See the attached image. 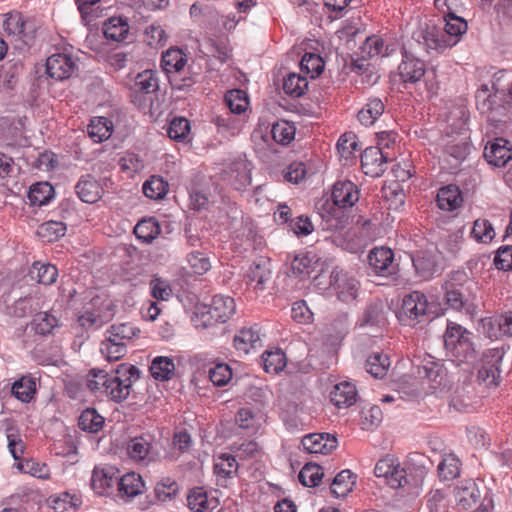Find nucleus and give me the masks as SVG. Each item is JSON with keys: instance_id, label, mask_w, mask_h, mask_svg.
Listing matches in <instances>:
<instances>
[{"instance_id": "obj_16", "label": "nucleus", "mask_w": 512, "mask_h": 512, "mask_svg": "<svg viewBox=\"0 0 512 512\" xmlns=\"http://www.w3.org/2000/svg\"><path fill=\"white\" fill-rule=\"evenodd\" d=\"M251 163L243 157L233 161L226 171V179L237 189H243L251 183Z\"/></svg>"}, {"instance_id": "obj_30", "label": "nucleus", "mask_w": 512, "mask_h": 512, "mask_svg": "<svg viewBox=\"0 0 512 512\" xmlns=\"http://www.w3.org/2000/svg\"><path fill=\"white\" fill-rule=\"evenodd\" d=\"M317 263L316 256L310 254H297L289 264V274L296 278L305 279L310 277Z\"/></svg>"}, {"instance_id": "obj_44", "label": "nucleus", "mask_w": 512, "mask_h": 512, "mask_svg": "<svg viewBox=\"0 0 512 512\" xmlns=\"http://www.w3.org/2000/svg\"><path fill=\"white\" fill-rule=\"evenodd\" d=\"M134 234L143 243H151L160 234V226L154 218L143 219L135 226Z\"/></svg>"}, {"instance_id": "obj_4", "label": "nucleus", "mask_w": 512, "mask_h": 512, "mask_svg": "<svg viewBox=\"0 0 512 512\" xmlns=\"http://www.w3.org/2000/svg\"><path fill=\"white\" fill-rule=\"evenodd\" d=\"M401 80L406 84H415L424 79L427 91L433 93L438 88L434 70H427L425 62L408 52L403 53V58L398 66Z\"/></svg>"}, {"instance_id": "obj_55", "label": "nucleus", "mask_w": 512, "mask_h": 512, "mask_svg": "<svg viewBox=\"0 0 512 512\" xmlns=\"http://www.w3.org/2000/svg\"><path fill=\"white\" fill-rule=\"evenodd\" d=\"M272 138L281 145L289 144L295 137V127L288 121H278L271 129Z\"/></svg>"}, {"instance_id": "obj_28", "label": "nucleus", "mask_w": 512, "mask_h": 512, "mask_svg": "<svg viewBox=\"0 0 512 512\" xmlns=\"http://www.w3.org/2000/svg\"><path fill=\"white\" fill-rule=\"evenodd\" d=\"M369 264L377 274L391 273L394 253L387 247L374 248L369 256Z\"/></svg>"}, {"instance_id": "obj_1", "label": "nucleus", "mask_w": 512, "mask_h": 512, "mask_svg": "<svg viewBox=\"0 0 512 512\" xmlns=\"http://www.w3.org/2000/svg\"><path fill=\"white\" fill-rule=\"evenodd\" d=\"M331 198L332 203L323 204L319 214L327 223V229H341L348 221L344 209L352 207L359 200V191L350 180H340L333 185Z\"/></svg>"}, {"instance_id": "obj_64", "label": "nucleus", "mask_w": 512, "mask_h": 512, "mask_svg": "<svg viewBox=\"0 0 512 512\" xmlns=\"http://www.w3.org/2000/svg\"><path fill=\"white\" fill-rule=\"evenodd\" d=\"M260 419V415L248 407L240 408L235 417L237 425L242 429H257Z\"/></svg>"}, {"instance_id": "obj_5", "label": "nucleus", "mask_w": 512, "mask_h": 512, "mask_svg": "<svg viewBox=\"0 0 512 512\" xmlns=\"http://www.w3.org/2000/svg\"><path fill=\"white\" fill-rule=\"evenodd\" d=\"M8 449L15 460L14 467L21 473L29 474L39 479L49 478V469L44 463L34 459H21L25 446L16 431L7 433Z\"/></svg>"}, {"instance_id": "obj_45", "label": "nucleus", "mask_w": 512, "mask_h": 512, "mask_svg": "<svg viewBox=\"0 0 512 512\" xmlns=\"http://www.w3.org/2000/svg\"><path fill=\"white\" fill-rule=\"evenodd\" d=\"M30 325L36 334L45 336L52 333L58 327L59 322L54 315L48 312H40L34 316Z\"/></svg>"}, {"instance_id": "obj_57", "label": "nucleus", "mask_w": 512, "mask_h": 512, "mask_svg": "<svg viewBox=\"0 0 512 512\" xmlns=\"http://www.w3.org/2000/svg\"><path fill=\"white\" fill-rule=\"evenodd\" d=\"M323 477L322 468L315 463H307L299 472V481L307 487L317 486Z\"/></svg>"}, {"instance_id": "obj_9", "label": "nucleus", "mask_w": 512, "mask_h": 512, "mask_svg": "<svg viewBox=\"0 0 512 512\" xmlns=\"http://www.w3.org/2000/svg\"><path fill=\"white\" fill-rule=\"evenodd\" d=\"M112 317L111 303L100 297H95L89 307L78 318L81 326L85 328H99Z\"/></svg>"}, {"instance_id": "obj_27", "label": "nucleus", "mask_w": 512, "mask_h": 512, "mask_svg": "<svg viewBox=\"0 0 512 512\" xmlns=\"http://www.w3.org/2000/svg\"><path fill=\"white\" fill-rule=\"evenodd\" d=\"M480 498V491L473 480H466L461 482L455 488V499L457 505L463 509L473 507Z\"/></svg>"}, {"instance_id": "obj_36", "label": "nucleus", "mask_w": 512, "mask_h": 512, "mask_svg": "<svg viewBox=\"0 0 512 512\" xmlns=\"http://www.w3.org/2000/svg\"><path fill=\"white\" fill-rule=\"evenodd\" d=\"M418 374L429 381L430 387L433 390L438 389L445 379V371L442 365L432 360L426 361V363L419 367Z\"/></svg>"}, {"instance_id": "obj_29", "label": "nucleus", "mask_w": 512, "mask_h": 512, "mask_svg": "<svg viewBox=\"0 0 512 512\" xmlns=\"http://www.w3.org/2000/svg\"><path fill=\"white\" fill-rule=\"evenodd\" d=\"M439 209L443 211H454L463 202L462 194L455 185L444 186L439 189L436 197Z\"/></svg>"}, {"instance_id": "obj_35", "label": "nucleus", "mask_w": 512, "mask_h": 512, "mask_svg": "<svg viewBox=\"0 0 512 512\" xmlns=\"http://www.w3.org/2000/svg\"><path fill=\"white\" fill-rule=\"evenodd\" d=\"M384 108V103L380 98H370L358 112V120L364 126H371L383 114Z\"/></svg>"}, {"instance_id": "obj_51", "label": "nucleus", "mask_w": 512, "mask_h": 512, "mask_svg": "<svg viewBox=\"0 0 512 512\" xmlns=\"http://www.w3.org/2000/svg\"><path fill=\"white\" fill-rule=\"evenodd\" d=\"M324 66L322 57L316 53H305L300 62L301 71L312 79L318 77L323 72Z\"/></svg>"}, {"instance_id": "obj_39", "label": "nucleus", "mask_w": 512, "mask_h": 512, "mask_svg": "<svg viewBox=\"0 0 512 512\" xmlns=\"http://www.w3.org/2000/svg\"><path fill=\"white\" fill-rule=\"evenodd\" d=\"M140 330L132 323L113 324L106 331V335L114 341L122 342L125 346L138 336Z\"/></svg>"}, {"instance_id": "obj_54", "label": "nucleus", "mask_w": 512, "mask_h": 512, "mask_svg": "<svg viewBox=\"0 0 512 512\" xmlns=\"http://www.w3.org/2000/svg\"><path fill=\"white\" fill-rule=\"evenodd\" d=\"M100 351L107 361H117L126 355L127 346L106 335L105 340L101 343Z\"/></svg>"}, {"instance_id": "obj_58", "label": "nucleus", "mask_w": 512, "mask_h": 512, "mask_svg": "<svg viewBox=\"0 0 512 512\" xmlns=\"http://www.w3.org/2000/svg\"><path fill=\"white\" fill-rule=\"evenodd\" d=\"M66 225L58 221H47L39 226L37 234L48 242H53L64 236Z\"/></svg>"}, {"instance_id": "obj_21", "label": "nucleus", "mask_w": 512, "mask_h": 512, "mask_svg": "<svg viewBox=\"0 0 512 512\" xmlns=\"http://www.w3.org/2000/svg\"><path fill=\"white\" fill-rule=\"evenodd\" d=\"M75 191L81 201L89 204L101 199L104 189L91 175L82 176L75 186Z\"/></svg>"}, {"instance_id": "obj_7", "label": "nucleus", "mask_w": 512, "mask_h": 512, "mask_svg": "<svg viewBox=\"0 0 512 512\" xmlns=\"http://www.w3.org/2000/svg\"><path fill=\"white\" fill-rule=\"evenodd\" d=\"M427 310L426 296L419 291H413L403 298L397 318L403 325L414 326L424 320Z\"/></svg>"}, {"instance_id": "obj_46", "label": "nucleus", "mask_w": 512, "mask_h": 512, "mask_svg": "<svg viewBox=\"0 0 512 512\" xmlns=\"http://www.w3.org/2000/svg\"><path fill=\"white\" fill-rule=\"evenodd\" d=\"M389 357L381 352L371 354L366 360V370L375 378H382L390 367Z\"/></svg>"}, {"instance_id": "obj_15", "label": "nucleus", "mask_w": 512, "mask_h": 512, "mask_svg": "<svg viewBox=\"0 0 512 512\" xmlns=\"http://www.w3.org/2000/svg\"><path fill=\"white\" fill-rule=\"evenodd\" d=\"M303 450L310 454H328L337 447V438L328 433H313L301 440Z\"/></svg>"}, {"instance_id": "obj_52", "label": "nucleus", "mask_w": 512, "mask_h": 512, "mask_svg": "<svg viewBox=\"0 0 512 512\" xmlns=\"http://www.w3.org/2000/svg\"><path fill=\"white\" fill-rule=\"evenodd\" d=\"M308 88V80L306 77L297 73H290L284 79L283 90L292 97L302 96Z\"/></svg>"}, {"instance_id": "obj_37", "label": "nucleus", "mask_w": 512, "mask_h": 512, "mask_svg": "<svg viewBox=\"0 0 512 512\" xmlns=\"http://www.w3.org/2000/svg\"><path fill=\"white\" fill-rule=\"evenodd\" d=\"M416 273L422 279H429L437 272L435 258L427 252H417L412 258Z\"/></svg>"}, {"instance_id": "obj_22", "label": "nucleus", "mask_w": 512, "mask_h": 512, "mask_svg": "<svg viewBox=\"0 0 512 512\" xmlns=\"http://www.w3.org/2000/svg\"><path fill=\"white\" fill-rule=\"evenodd\" d=\"M187 505L194 512H211L219 506V501L203 488L196 487L188 494Z\"/></svg>"}, {"instance_id": "obj_42", "label": "nucleus", "mask_w": 512, "mask_h": 512, "mask_svg": "<svg viewBox=\"0 0 512 512\" xmlns=\"http://www.w3.org/2000/svg\"><path fill=\"white\" fill-rule=\"evenodd\" d=\"M53 196L54 189L48 182L36 183L30 187L28 192V199L35 206L46 205Z\"/></svg>"}, {"instance_id": "obj_31", "label": "nucleus", "mask_w": 512, "mask_h": 512, "mask_svg": "<svg viewBox=\"0 0 512 512\" xmlns=\"http://www.w3.org/2000/svg\"><path fill=\"white\" fill-rule=\"evenodd\" d=\"M271 275L270 263L266 260L253 263L247 272L249 283L253 284L257 290L265 288V284L271 279Z\"/></svg>"}, {"instance_id": "obj_48", "label": "nucleus", "mask_w": 512, "mask_h": 512, "mask_svg": "<svg viewBox=\"0 0 512 512\" xmlns=\"http://www.w3.org/2000/svg\"><path fill=\"white\" fill-rule=\"evenodd\" d=\"M175 370L173 361L164 356L156 357L150 366V372L153 378L160 381L168 380L172 377Z\"/></svg>"}, {"instance_id": "obj_3", "label": "nucleus", "mask_w": 512, "mask_h": 512, "mask_svg": "<svg viewBox=\"0 0 512 512\" xmlns=\"http://www.w3.org/2000/svg\"><path fill=\"white\" fill-rule=\"evenodd\" d=\"M444 347L446 356L458 365L474 359L475 350L470 333L460 325L454 323L447 325Z\"/></svg>"}, {"instance_id": "obj_8", "label": "nucleus", "mask_w": 512, "mask_h": 512, "mask_svg": "<svg viewBox=\"0 0 512 512\" xmlns=\"http://www.w3.org/2000/svg\"><path fill=\"white\" fill-rule=\"evenodd\" d=\"M330 288L340 301L351 303L357 298L359 282L348 272L335 268L330 275Z\"/></svg>"}, {"instance_id": "obj_60", "label": "nucleus", "mask_w": 512, "mask_h": 512, "mask_svg": "<svg viewBox=\"0 0 512 512\" xmlns=\"http://www.w3.org/2000/svg\"><path fill=\"white\" fill-rule=\"evenodd\" d=\"M50 506L56 512H74L79 499L67 492L60 493L50 497Z\"/></svg>"}, {"instance_id": "obj_49", "label": "nucleus", "mask_w": 512, "mask_h": 512, "mask_svg": "<svg viewBox=\"0 0 512 512\" xmlns=\"http://www.w3.org/2000/svg\"><path fill=\"white\" fill-rule=\"evenodd\" d=\"M470 234L476 242L483 244L490 243L496 235L490 221L482 218L474 221Z\"/></svg>"}, {"instance_id": "obj_63", "label": "nucleus", "mask_w": 512, "mask_h": 512, "mask_svg": "<svg viewBox=\"0 0 512 512\" xmlns=\"http://www.w3.org/2000/svg\"><path fill=\"white\" fill-rule=\"evenodd\" d=\"M149 287L152 297L156 300L168 301L173 295L170 283L160 277H153L150 280Z\"/></svg>"}, {"instance_id": "obj_24", "label": "nucleus", "mask_w": 512, "mask_h": 512, "mask_svg": "<svg viewBox=\"0 0 512 512\" xmlns=\"http://www.w3.org/2000/svg\"><path fill=\"white\" fill-rule=\"evenodd\" d=\"M118 491L121 497L134 498L144 492L145 483L141 475L128 472L122 477L118 476Z\"/></svg>"}, {"instance_id": "obj_12", "label": "nucleus", "mask_w": 512, "mask_h": 512, "mask_svg": "<svg viewBox=\"0 0 512 512\" xmlns=\"http://www.w3.org/2000/svg\"><path fill=\"white\" fill-rule=\"evenodd\" d=\"M503 358V352L498 349L487 351L482 358V365L478 371V379L487 386L498 385L500 377L499 365Z\"/></svg>"}, {"instance_id": "obj_53", "label": "nucleus", "mask_w": 512, "mask_h": 512, "mask_svg": "<svg viewBox=\"0 0 512 512\" xmlns=\"http://www.w3.org/2000/svg\"><path fill=\"white\" fill-rule=\"evenodd\" d=\"M78 425L83 431L96 433L102 429L104 418L95 409H86L80 415Z\"/></svg>"}, {"instance_id": "obj_13", "label": "nucleus", "mask_w": 512, "mask_h": 512, "mask_svg": "<svg viewBox=\"0 0 512 512\" xmlns=\"http://www.w3.org/2000/svg\"><path fill=\"white\" fill-rule=\"evenodd\" d=\"M2 28L4 32L16 40H20L27 44L32 38L34 27L24 20L23 16L19 13L7 14Z\"/></svg>"}, {"instance_id": "obj_47", "label": "nucleus", "mask_w": 512, "mask_h": 512, "mask_svg": "<svg viewBox=\"0 0 512 512\" xmlns=\"http://www.w3.org/2000/svg\"><path fill=\"white\" fill-rule=\"evenodd\" d=\"M261 359L263 369L267 373L277 374L286 366L285 354L280 349L265 351Z\"/></svg>"}, {"instance_id": "obj_18", "label": "nucleus", "mask_w": 512, "mask_h": 512, "mask_svg": "<svg viewBox=\"0 0 512 512\" xmlns=\"http://www.w3.org/2000/svg\"><path fill=\"white\" fill-rule=\"evenodd\" d=\"M236 305L233 298L224 295L213 297L210 307L207 310L209 316L207 321L225 323L234 313Z\"/></svg>"}, {"instance_id": "obj_43", "label": "nucleus", "mask_w": 512, "mask_h": 512, "mask_svg": "<svg viewBox=\"0 0 512 512\" xmlns=\"http://www.w3.org/2000/svg\"><path fill=\"white\" fill-rule=\"evenodd\" d=\"M32 279H36L39 284H53L58 277V270L52 264L35 262L30 270Z\"/></svg>"}, {"instance_id": "obj_25", "label": "nucleus", "mask_w": 512, "mask_h": 512, "mask_svg": "<svg viewBox=\"0 0 512 512\" xmlns=\"http://www.w3.org/2000/svg\"><path fill=\"white\" fill-rule=\"evenodd\" d=\"M357 390L353 383L343 381L336 384L330 393L331 402L338 408H346L356 402Z\"/></svg>"}, {"instance_id": "obj_59", "label": "nucleus", "mask_w": 512, "mask_h": 512, "mask_svg": "<svg viewBox=\"0 0 512 512\" xmlns=\"http://www.w3.org/2000/svg\"><path fill=\"white\" fill-rule=\"evenodd\" d=\"M438 473L443 480H452L460 474V461L459 459L450 454L445 456L438 465Z\"/></svg>"}, {"instance_id": "obj_34", "label": "nucleus", "mask_w": 512, "mask_h": 512, "mask_svg": "<svg viewBox=\"0 0 512 512\" xmlns=\"http://www.w3.org/2000/svg\"><path fill=\"white\" fill-rule=\"evenodd\" d=\"M355 483L356 476L350 470H343L333 479L331 493L336 498H343L353 490Z\"/></svg>"}, {"instance_id": "obj_56", "label": "nucleus", "mask_w": 512, "mask_h": 512, "mask_svg": "<svg viewBox=\"0 0 512 512\" xmlns=\"http://www.w3.org/2000/svg\"><path fill=\"white\" fill-rule=\"evenodd\" d=\"M225 102L230 111L234 114H241L248 108L249 101L245 91L240 89H233L225 95Z\"/></svg>"}, {"instance_id": "obj_38", "label": "nucleus", "mask_w": 512, "mask_h": 512, "mask_svg": "<svg viewBox=\"0 0 512 512\" xmlns=\"http://www.w3.org/2000/svg\"><path fill=\"white\" fill-rule=\"evenodd\" d=\"M12 394L21 402H30L36 393V380L31 376H23L12 385Z\"/></svg>"}, {"instance_id": "obj_11", "label": "nucleus", "mask_w": 512, "mask_h": 512, "mask_svg": "<svg viewBox=\"0 0 512 512\" xmlns=\"http://www.w3.org/2000/svg\"><path fill=\"white\" fill-rule=\"evenodd\" d=\"M76 69V61L67 53H56L46 60L47 75L57 81H63L72 76Z\"/></svg>"}, {"instance_id": "obj_62", "label": "nucleus", "mask_w": 512, "mask_h": 512, "mask_svg": "<svg viewBox=\"0 0 512 512\" xmlns=\"http://www.w3.org/2000/svg\"><path fill=\"white\" fill-rule=\"evenodd\" d=\"M231 367L226 363H217L209 369V378L215 386H225L232 379Z\"/></svg>"}, {"instance_id": "obj_40", "label": "nucleus", "mask_w": 512, "mask_h": 512, "mask_svg": "<svg viewBox=\"0 0 512 512\" xmlns=\"http://www.w3.org/2000/svg\"><path fill=\"white\" fill-rule=\"evenodd\" d=\"M113 125L105 117H95L87 127V133L95 142H102L112 134Z\"/></svg>"}, {"instance_id": "obj_2", "label": "nucleus", "mask_w": 512, "mask_h": 512, "mask_svg": "<svg viewBox=\"0 0 512 512\" xmlns=\"http://www.w3.org/2000/svg\"><path fill=\"white\" fill-rule=\"evenodd\" d=\"M374 473L378 478H385L391 488H407L412 493H418L425 476L423 469H420L417 475H412L401 466L397 458L391 455H387L376 463Z\"/></svg>"}, {"instance_id": "obj_6", "label": "nucleus", "mask_w": 512, "mask_h": 512, "mask_svg": "<svg viewBox=\"0 0 512 512\" xmlns=\"http://www.w3.org/2000/svg\"><path fill=\"white\" fill-rule=\"evenodd\" d=\"M136 372L137 369L132 365H121L113 373H108V376H101L104 394L118 402L125 400L130 394L132 377Z\"/></svg>"}, {"instance_id": "obj_10", "label": "nucleus", "mask_w": 512, "mask_h": 512, "mask_svg": "<svg viewBox=\"0 0 512 512\" xmlns=\"http://www.w3.org/2000/svg\"><path fill=\"white\" fill-rule=\"evenodd\" d=\"M416 40L428 53H441L457 43L456 39L448 38L444 32L434 26L421 29L416 34Z\"/></svg>"}, {"instance_id": "obj_50", "label": "nucleus", "mask_w": 512, "mask_h": 512, "mask_svg": "<svg viewBox=\"0 0 512 512\" xmlns=\"http://www.w3.org/2000/svg\"><path fill=\"white\" fill-rule=\"evenodd\" d=\"M142 190L146 197L159 200L166 196L168 184L159 176H151L144 182Z\"/></svg>"}, {"instance_id": "obj_32", "label": "nucleus", "mask_w": 512, "mask_h": 512, "mask_svg": "<svg viewBox=\"0 0 512 512\" xmlns=\"http://www.w3.org/2000/svg\"><path fill=\"white\" fill-rule=\"evenodd\" d=\"M103 33L107 39L123 41L129 33V24L123 17H110L103 24Z\"/></svg>"}, {"instance_id": "obj_14", "label": "nucleus", "mask_w": 512, "mask_h": 512, "mask_svg": "<svg viewBox=\"0 0 512 512\" xmlns=\"http://www.w3.org/2000/svg\"><path fill=\"white\" fill-rule=\"evenodd\" d=\"M388 156L380 147H368L361 155L363 172L371 177H379L386 169Z\"/></svg>"}, {"instance_id": "obj_26", "label": "nucleus", "mask_w": 512, "mask_h": 512, "mask_svg": "<svg viewBox=\"0 0 512 512\" xmlns=\"http://www.w3.org/2000/svg\"><path fill=\"white\" fill-rule=\"evenodd\" d=\"M238 471V463L231 454H221L215 458L214 474L219 485H226L228 479L233 477Z\"/></svg>"}, {"instance_id": "obj_17", "label": "nucleus", "mask_w": 512, "mask_h": 512, "mask_svg": "<svg viewBox=\"0 0 512 512\" xmlns=\"http://www.w3.org/2000/svg\"><path fill=\"white\" fill-rule=\"evenodd\" d=\"M154 439L150 434L132 438L127 445L129 457L136 462L150 461L153 458Z\"/></svg>"}, {"instance_id": "obj_19", "label": "nucleus", "mask_w": 512, "mask_h": 512, "mask_svg": "<svg viewBox=\"0 0 512 512\" xmlns=\"http://www.w3.org/2000/svg\"><path fill=\"white\" fill-rule=\"evenodd\" d=\"M118 482V470L113 466L95 468L91 477V486L93 490L104 495L109 492Z\"/></svg>"}, {"instance_id": "obj_61", "label": "nucleus", "mask_w": 512, "mask_h": 512, "mask_svg": "<svg viewBox=\"0 0 512 512\" xmlns=\"http://www.w3.org/2000/svg\"><path fill=\"white\" fill-rule=\"evenodd\" d=\"M384 321L383 305L381 303H374L365 309L362 317L359 319V325L362 327L376 326L384 323Z\"/></svg>"}, {"instance_id": "obj_33", "label": "nucleus", "mask_w": 512, "mask_h": 512, "mask_svg": "<svg viewBox=\"0 0 512 512\" xmlns=\"http://www.w3.org/2000/svg\"><path fill=\"white\" fill-rule=\"evenodd\" d=\"M186 63L187 55L181 49L171 48L163 53L161 67L169 75L180 72Z\"/></svg>"}, {"instance_id": "obj_23", "label": "nucleus", "mask_w": 512, "mask_h": 512, "mask_svg": "<svg viewBox=\"0 0 512 512\" xmlns=\"http://www.w3.org/2000/svg\"><path fill=\"white\" fill-rule=\"evenodd\" d=\"M261 343L260 329L257 325L243 327L234 337L235 348L244 354H248L252 349Z\"/></svg>"}, {"instance_id": "obj_41", "label": "nucleus", "mask_w": 512, "mask_h": 512, "mask_svg": "<svg viewBox=\"0 0 512 512\" xmlns=\"http://www.w3.org/2000/svg\"><path fill=\"white\" fill-rule=\"evenodd\" d=\"M159 88L156 72L150 69L138 73L134 79L133 90L137 93L150 94Z\"/></svg>"}, {"instance_id": "obj_20", "label": "nucleus", "mask_w": 512, "mask_h": 512, "mask_svg": "<svg viewBox=\"0 0 512 512\" xmlns=\"http://www.w3.org/2000/svg\"><path fill=\"white\" fill-rule=\"evenodd\" d=\"M507 145L508 141L503 138L488 143L484 149L487 162L495 167L504 166L512 158L511 149Z\"/></svg>"}]
</instances>
